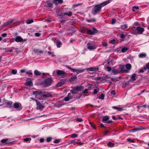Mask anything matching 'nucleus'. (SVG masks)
Returning <instances> with one entry per match:
<instances>
[{
  "label": "nucleus",
  "mask_w": 149,
  "mask_h": 149,
  "mask_svg": "<svg viewBox=\"0 0 149 149\" xmlns=\"http://www.w3.org/2000/svg\"><path fill=\"white\" fill-rule=\"evenodd\" d=\"M85 70H86L85 69H83V70H80V69H75V72H77V74H78L79 73L84 72L85 71Z\"/></svg>",
  "instance_id": "20"
},
{
  "label": "nucleus",
  "mask_w": 149,
  "mask_h": 149,
  "mask_svg": "<svg viewBox=\"0 0 149 149\" xmlns=\"http://www.w3.org/2000/svg\"><path fill=\"white\" fill-rule=\"evenodd\" d=\"M107 70L109 72L110 71H111V68L110 67L107 66Z\"/></svg>",
  "instance_id": "60"
},
{
  "label": "nucleus",
  "mask_w": 149,
  "mask_h": 149,
  "mask_svg": "<svg viewBox=\"0 0 149 149\" xmlns=\"http://www.w3.org/2000/svg\"><path fill=\"white\" fill-rule=\"evenodd\" d=\"M63 2V0H54L53 3H54L56 5H57V4H61Z\"/></svg>",
  "instance_id": "18"
},
{
  "label": "nucleus",
  "mask_w": 149,
  "mask_h": 149,
  "mask_svg": "<svg viewBox=\"0 0 149 149\" xmlns=\"http://www.w3.org/2000/svg\"><path fill=\"white\" fill-rule=\"evenodd\" d=\"M90 125L91 126V127L93 128L94 129H96V127L94 124L93 123H92L90 122Z\"/></svg>",
  "instance_id": "46"
},
{
  "label": "nucleus",
  "mask_w": 149,
  "mask_h": 149,
  "mask_svg": "<svg viewBox=\"0 0 149 149\" xmlns=\"http://www.w3.org/2000/svg\"><path fill=\"white\" fill-rule=\"evenodd\" d=\"M15 41L17 42H23L26 41V40H23L20 36H18L15 38Z\"/></svg>",
  "instance_id": "8"
},
{
  "label": "nucleus",
  "mask_w": 149,
  "mask_h": 149,
  "mask_svg": "<svg viewBox=\"0 0 149 149\" xmlns=\"http://www.w3.org/2000/svg\"><path fill=\"white\" fill-rule=\"evenodd\" d=\"M143 129H142V128H134V129H132V130H131L133 132H135L137 131L142 130H143Z\"/></svg>",
  "instance_id": "32"
},
{
  "label": "nucleus",
  "mask_w": 149,
  "mask_h": 149,
  "mask_svg": "<svg viewBox=\"0 0 149 149\" xmlns=\"http://www.w3.org/2000/svg\"><path fill=\"white\" fill-rule=\"evenodd\" d=\"M87 21L88 22H94L95 21V20L94 19H87Z\"/></svg>",
  "instance_id": "49"
},
{
  "label": "nucleus",
  "mask_w": 149,
  "mask_h": 149,
  "mask_svg": "<svg viewBox=\"0 0 149 149\" xmlns=\"http://www.w3.org/2000/svg\"><path fill=\"white\" fill-rule=\"evenodd\" d=\"M105 123H113V121L111 120H108L107 122H105Z\"/></svg>",
  "instance_id": "59"
},
{
  "label": "nucleus",
  "mask_w": 149,
  "mask_h": 149,
  "mask_svg": "<svg viewBox=\"0 0 149 149\" xmlns=\"http://www.w3.org/2000/svg\"><path fill=\"white\" fill-rule=\"evenodd\" d=\"M147 69L149 70V64L148 63L146 64V66L143 67V70H146Z\"/></svg>",
  "instance_id": "37"
},
{
  "label": "nucleus",
  "mask_w": 149,
  "mask_h": 149,
  "mask_svg": "<svg viewBox=\"0 0 149 149\" xmlns=\"http://www.w3.org/2000/svg\"><path fill=\"white\" fill-rule=\"evenodd\" d=\"M43 93H44V92H42V91H33V94L35 95H39Z\"/></svg>",
  "instance_id": "21"
},
{
  "label": "nucleus",
  "mask_w": 149,
  "mask_h": 149,
  "mask_svg": "<svg viewBox=\"0 0 149 149\" xmlns=\"http://www.w3.org/2000/svg\"><path fill=\"white\" fill-rule=\"evenodd\" d=\"M76 120L79 122H81L83 121V120L81 118H77L76 119Z\"/></svg>",
  "instance_id": "55"
},
{
  "label": "nucleus",
  "mask_w": 149,
  "mask_h": 149,
  "mask_svg": "<svg viewBox=\"0 0 149 149\" xmlns=\"http://www.w3.org/2000/svg\"><path fill=\"white\" fill-rule=\"evenodd\" d=\"M111 94H113V95H115L116 94V93H115V92L114 91V90H112V91L111 92Z\"/></svg>",
  "instance_id": "63"
},
{
  "label": "nucleus",
  "mask_w": 149,
  "mask_h": 149,
  "mask_svg": "<svg viewBox=\"0 0 149 149\" xmlns=\"http://www.w3.org/2000/svg\"><path fill=\"white\" fill-rule=\"evenodd\" d=\"M33 19H28L26 21V23L28 24H30L33 23Z\"/></svg>",
  "instance_id": "33"
},
{
  "label": "nucleus",
  "mask_w": 149,
  "mask_h": 149,
  "mask_svg": "<svg viewBox=\"0 0 149 149\" xmlns=\"http://www.w3.org/2000/svg\"><path fill=\"white\" fill-rule=\"evenodd\" d=\"M128 48H127V47H124L122 49L121 52L123 53H124V52H126L127 50H128Z\"/></svg>",
  "instance_id": "34"
},
{
  "label": "nucleus",
  "mask_w": 149,
  "mask_h": 149,
  "mask_svg": "<svg viewBox=\"0 0 149 149\" xmlns=\"http://www.w3.org/2000/svg\"><path fill=\"white\" fill-rule=\"evenodd\" d=\"M35 35L37 37H39L40 35V33H35Z\"/></svg>",
  "instance_id": "58"
},
{
  "label": "nucleus",
  "mask_w": 149,
  "mask_h": 149,
  "mask_svg": "<svg viewBox=\"0 0 149 149\" xmlns=\"http://www.w3.org/2000/svg\"><path fill=\"white\" fill-rule=\"evenodd\" d=\"M116 22V20L115 19H112V20L111 23L112 24H114Z\"/></svg>",
  "instance_id": "56"
},
{
  "label": "nucleus",
  "mask_w": 149,
  "mask_h": 149,
  "mask_svg": "<svg viewBox=\"0 0 149 149\" xmlns=\"http://www.w3.org/2000/svg\"><path fill=\"white\" fill-rule=\"evenodd\" d=\"M115 39H113L112 40H110V42L111 43H112L113 44H114L115 43Z\"/></svg>",
  "instance_id": "57"
},
{
  "label": "nucleus",
  "mask_w": 149,
  "mask_h": 149,
  "mask_svg": "<svg viewBox=\"0 0 149 149\" xmlns=\"http://www.w3.org/2000/svg\"><path fill=\"white\" fill-rule=\"evenodd\" d=\"M60 141H61V140L60 139H57L55 140L54 141V143H58L60 142Z\"/></svg>",
  "instance_id": "47"
},
{
  "label": "nucleus",
  "mask_w": 149,
  "mask_h": 149,
  "mask_svg": "<svg viewBox=\"0 0 149 149\" xmlns=\"http://www.w3.org/2000/svg\"><path fill=\"white\" fill-rule=\"evenodd\" d=\"M33 51L36 54H42L43 53V51L38 49H34Z\"/></svg>",
  "instance_id": "17"
},
{
  "label": "nucleus",
  "mask_w": 149,
  "mask_h": 149,
  "mask_svg": "<svg viewBox=\"0 0 149 149\" xmlns=\"http://www.w3.org/2000/svg\"><path fill=\"white\" fill-rule=\"evenodd\" d=\"M17 70L15 69H13L12 70V73L15 74H17Z\"/></svg>",
  "instance_id": "44"
},
{
  "label": "nucleus",
  "mask_w": 149,
  "mask_h": 149,
  "mask_svg": "<svg viewBox=\"0 0 149 149\" xmlns=\"http://www.w3.org/2000/svg\"><path fill=\"white\" fill-rule=\"evenodd\" d=\"M125 68L126 69V70H127V72L131 69L132 66L129 63L127 64H126L125 66Z\"/></svg>",
  "instance_id": "16"
},
{
  "label": "nucleus",
  "mask_w": 149,
  "mask_h": 149,
  "mask_svg": "<svg viewBox=\"0 0 149 149\" xmlns=\"http://www.w3.org/2000/svg\"><path fill=\"white\" fill-rule=\"evenodd\" d=\"M66 67L68 69H69L72 72H75V69L72 68L70 67L69 65H66Z\"/></svg>",
  "instance_id": "31"
},
{
  "label": "nucleus",
  "mask_w": 149,
  "mask_h": 149,
  "mask_svg": "<svg viewBox=\"0 0 149 149\" xmlns=\"http://www.w3.org/2000/svg\"><path fill=\"white\" fill-rule=\"evenodd\" d=\"M85 70L87 71H98L99 70V68L98 67H91L86 68Z\"/></svg>",
  "instance_id": "10"
},
{
  "label": "nucleus",
  "mask_w": 149,
  "mask_h": 149,
  "mask_svg": "<svg viewBox=\"0 0 149 149\" xmlns=\"http://www.w3.org/2000/svg\"><path fill=\"white\" fill-rule=\"evenodd\" d=\"M127 140L128 141L130 142L131 143H134V141L130 138L128 139H127Z\"/></svg>",
  "instance_id": "54"
},
{
  "label": "nucleus",
  "mask_w": 149,
  "mask_h": 149,
  "mask_svg": "<svg viewBox=\"0 0 149 149\" xmlns=\"http://www.w3.org/2000/svg\"><path fill=\"white\" fill-rule=\"evenodd\" d=\"M62 43L60 41H57L56 42V45L58 48L60 47L62 45Z\"/></svg>",
  "instance_id": "25"
},
{
  "label": "nucleus",
  "mask_w": 149,
  "mask_h": 149,
  "mask_svg": "<svg viewBox=\"0 0 149 149\" xmlns=\"http://www.w3.org/2000/svg\"><path fill=\"white\" fill-rule=\"evenodd\" d=\"M31 140V138H25L24 139V141H30Z\"/></svg>",
  "instance_id": "48"
},
{
  "label": "nucleus",
  "mask_w": 149,
  "mask_h": 149,
  "mask_svg": "<svg viewBox=\"0 0 149 149\" xmlns=\"http://www.w3.org/2000/svg\"><path fill=\"white\" fill-rule=\"evenodd\" d=\"M109 118L108 116H104L102 119V121L105 122H107L109 119Z\"/></svg>",
  "instance_id": "26"
},
{
  "label": "nucleus",
  "mask_w": 149,
  "mask_h": 149,
  "mask_svg": "<svg viewBox=\"0 0 149 149\" xmlns=\"http://www.w3.org/2000/svg\"><path fill=\"white\" fill-rule=\"evenodd\" d=\"M146 56V55L145 54L142 53L141 54L139 55V57L140 58H142L145 57Z\"/></svg>",
  "instance_id": "36"
},
{
  "label": "nucleus",
  "mask_w": 149,
  "mask_h": 149,
  "mask_svg": "<svg viewBox=\"0 0 149 149\" xmlns=\"http://www.w3.org/2000/svg\"><path fill=\"white\" fill-rule=\"evenodd\" d=\"M73 94H76L78 92L75 88H73L70 91Z\"/></svg>",
  "instance_id": "22"
},
{
  "label": "nucleus",
  "mask_w": 149,
  "mask_h": 149,
  "mask_svg": "<svg viewBox=\"0 0 149 149\" xmlns=\"http://www.w3.org/2000/svg\"><path fill=\"white\" fill-rule=\"evenodd\" d=\"M8 139H3L1 140V142L2 143H5L6 144H7L8 143L6 142L8 140Z\"/></svg>",
  "instance_id": "40"
},
{
  "label": "nucleus",
  "mask_w": 149,
  "mask_h": 149,
  "mask_svg": "<svg viewBox=\"0 0 149 149\" xmlns=\"http://www.w3.org/2000/svg\"><path fill=\"white\" fill-rule=\"evenodd\" d=\"M98 31L95 28H93L92 30L86 28H84L81 30V32L84 33L87 32L90 35H93L98 33Z\"/></svg>",
  "instance_id": "2"
},
{
  "label": "nucleus",
  "mask_w": 149,
  "mask_h": 149,
  "mask_svg": "<svg viewBox=\"0 0 149 149\" xmlns=\"http://www.w3.org/2000/svg\"><path fill=\"white\" fill-rule=\"evenodd\" d=\"M72 15V12L70 11H68L67 13H62L61 15V17H63V16H64L65 15H67L68 16H70Z\"/></svg>",
  "instance_id": "14"
},
{
  "label": "nucleus",
  "mask_w": 149,
  "mask_h": 149,
  "mask_svg": "<svg viewBox=\"0 0 149 149\" xmlns=\"http://www.w3.org/2000/svg\"><path fill=\"white\" fill-rule=\"evenodd\" d=\"M25 84L26 85L29 86H32L33 85L32 82L31 81H26Z\"/></svg>",
  "instance_id": "19"
},
{
  "label": "nucleus",
  "mask_w": 149,
  "mask_h": 149,
  "mask_svg": "<svg viewBox=\"0 0 149 149\" xmlns=\"http://www.w3.org/2000/svg\"><path fill=\"white\" fill-rule=\"evenodd\" d=\"M34 74L35 75H40L41 74V73L37 70H35L34 71Z\"/></svg>",
  "instance_id": "27"
},
{
  "label": "nucleus",
  "mask_w": 149,
  "mask_h": 149,
  "mask_svg": "<svg viewBox=\"0 0 149 149\" xmlns=\"http://www.w3.org/2000/svg\"><path fill=\"white\" fill-rule=\"evenodd\" d=\"M104 94L102 93L100 97H99V98L103 100L104 99Z\"/></svg>",
  "instance_id": "42"
},
{
  "label": "nucleus",
  "mask_w": 149,
  "mask_h": 149,
  "mask_svg": "<svg viewBox=\"0 0 149 149\" xmlns=\"http://www.w3.org/2000/svg\"><path fill=\"white\" fill-rule=\"evenodd\" d=\"M112 72L114 74H118L120 73V72L117 67V66L114 67L112 68Z\"/></svg>",
  "instance_id": "9"
},
{
  "label": "nucleus",
  "mask_w": 149,
  "mask_h": 149,
  "mask_svg": "<svg viewBox=\"0 0 149 149\" xmlns=\"http://www.w3.org/2000/svg\"><path fill=\"white\" fill-rule=\"evenodd\" d=\"M111 2L110 0H108L100 3L95 5L93 8L92 9L91 13L92 14L95 15L99 14L101 10L102 7L107 5Z\"/></svg>",
  "instance_id": "1"
},
{
  "label": "nucleus",
  "mask_w": 149,
  "mask_h": 149,
  "mask_svg": "<svg viewBox=\"0 0 149 149\" xmlns=\"http://www.w3.org/2000/svg\"><path fill=\"white\" fill-rule=\"evenodd\" d=\"M45 107L44 106L42 105L41 104H40L37 107H38V109H42L44 108Z\"/></svg>",
  "instance_id": "38"
},
{
  "label": "nucleus",
  "mask_w": 149,
  "mask_h": 149,
  "mask_svg": "<svg viewBox=\"0 0 149 149\" xmlns=\"http://www.w3.org/2000/svg\"><path fill=\"white\" fill-rule=\"evenodd\" d=\"M65 80H61L60 81L56 84V86L57 87H60L63 85L65 82Z\"/></svg>",
  "instance_id": "15"
},
{
  "label": "nucleus",
  "mask_w": 149,
  "mask_h": 149,
  "mask_svg": "<svg viewBox=\"0 0 149 149\" xmlns=\"http://www.w3.org/2000/svg\"><path fill=\"white\" fill-rule=\"evenodd\" d=\"M45 6L47 8H50L53 7V5L51 2L49 1H48L46 2Z\"/></svg>",
  "instance_id": "12"
},
{
  "label": "nucleus",
  "mask_w": 149,
  "mask_h": 149,
  "mask_svg": "<svg viewBox=\"0 0 149 149\" xmlns=\"http://www.w3.org/2000/svg\"><path fill=\"white\" fill-rule=\"evenodd\" d=\"M77 135L75 134H73L70 135V137L72 138H74L77 137Z\"/></svg>",
  "instance_id": "43"
},
{
  "label": "nucleus",
  "mask_w": 149,
  "mask_h": 149,
  "mask_svg": "<svg viewBox=\"0 0 149 149\" xmlns=\"http://www.w3.org/2000/svg\"><path fill=\"white\" fill-rule=\"evenodd\" d=\"M112 108L113 109H117L118 111H121L123 110V108L118 107L116 106H113L112 107Z\"/></svg>",
  "instance_id": "23"
},
{
  "label": "nucleus",
  "mask_w": 149,
  "mask_h": 149,
  "mask_svg": "<svg viewBox=\"0 0 149 149\" xmlns=\"http://www.w3.org/2000/svg\"><path fill=\"white\" fill-rule=\"evenodd\" d=\"M56 74L58 76H61V77L64 78L66 75V73L64 71L58 70L56 71Z\"/></svg>",
  "instance_id": "6"
},
{
  "label": "nucleus",
  "mask_w": 149,
  "mask_h": 149,
  "mask_svg": "<svg viewBox=\"0 0 149 149\" xmlns=\"http://www.w3.org/2000/svg\"><path fill=\"white\" fill-rule=\"evenodd\" d=\"M14 107L16 109H18L19 110H20L22 109L21 104L19 103H15L14 104Z\"/></svg>",
  "instance_id": "11"
},
{
  "label": "nucleus",
  "mask_w": 149,
  "mask_h": 149,
  "mask_svg": "<svg viewBox=\"0 0 149 149\" xmlns=\"http://www.w3.org/2000/svg\"><path fill=\"white\" fill-rule=\"evenodd\" d=\"M117 67L120 72V73L124 72H127V70L125 69V66L124 65H119L117 66Z\"/></svg>",
  "instance_id": "7"
},
{
  "label": "nucleus",
  "mask_w": 149,
  "mask_h": 149,
  "mask_svg": "<svg viewBox=\"0 0 149 149\" xmlns=\"http://www.w3.org/2000/svg\"><path fill=\"white\" fill-rule=\"evenodd\" d=\"M44 139L43 138H41L40 140V143H42L44 141Z\"/></svg>",
  "instance_id": "64"
},
{
  "label": "nucleus",
  "mask_w": 149,
  "mask_h": 149,
  "mask_svg": "<svg viewBox=\"0 0 149 149\" xmlns=\"http://www.w3.org/2000/svg\"><path fill=\"white\" fill-rule=\"evenodd\" d=\"M53 80L51 77L45 79L42 83V85L45 87H47L51 85Z\"/></svg>",
  "instance_id": "3"
},
{
  "label": "nucleus",
  "mask_w": 149,
  "mask_h": 149,
  "mask_svg": "<svg viewBox=\"0 0 149 149\" xmlns=\"http://www.w3.org/2000/svg\"><path fill=\"white\" fill-rule=\"evenodd\" d=\"M26 74H28L29 76L31 75H32L33 74L31 72H26Z\"/></svg>",
  "instance_id": "61"
},
{
  "label": "nucleus",
  "mask_w": 149,
  "mask_h": 149,
  "mask_svg": "<svg viewBox=\"0 0 149 149\" xmlns=\"http://www.w3.org/2000/svg\"><path fill=\"white\" fill-rule=\"evenodd\" d=\"M70 99H72V97H71L69 98V97L67 96L64 98V100L65 101H68Z\"/></svg>",
  "instance_id": "39"
},
{
  "label": "nucleus",
  "mask_w": 149,
  "mask_h": 149,
  "mask_svg": "<svg viewBox=\"0 0 149 149\" xmlns=\"http://www.w3.org/2000/svg\"><path fill=\"white\" fill-rule=\"evenodd\" d=\"M87 48L90 50L94 49L96 48V46L93 42H89L87 43Z\"/></svg>",
  "instance_id": "5"
},
{
  "label": "nucleus",
  "mask_w": 149,
  "mask_h": 149,
  "mask_svg": "<svg viewBox=\"0 0 149 149\" xmlns=\"http://www.w3.org/2000/svg\"><path fill=\"white\" fill-rule=\"evenodd\" d=\"M128 27L127 25V24H125L123 25H121L120 28L123 30H125Z\"/></svg>",
  "instance_id": "24"
},
{
  "label": "nucleus",
  "mask_w": 149,
  "mask_h": 149,
  "mask_svg": "<svg viewBox=\"0 0 149 149\" xmlns=\"http://www.w3.org/2000/svg\"><path fill=\"white\" fill-rule=\"evenodd\" d=\"M129 81H128L127 82H125V84H123L122 85V87L123 88L125 87L128 84H129Z\"/></svg>",
  "instance_id": "41"
},
{
  "label": "nucleus",
  "mask_w": 149,
  "mask_h": 149,
  "mask_svg": "<svg viewBox=\"0 0 149 149\" xmlns=\"http://www.w3.org/2000/svg\"><path fill=\"white\" fill-rule=\"evenodd\" d=\"M52 139V138L51 137H49L47 138L46 139V141L47 142H50Z\"/></svg>",
  "instance_id": "50"
},
{
  "label": "nucleus",
  "mask_w": 149,
  "mask_h": 149,
  "mask_svg": "<svg viewBox=\"0 0 149 149\" xmlns=\"http://www.w3.org/2000/svg\"><path fill=\"white\" fill-rule=\"evenodd\" d=\"M144 31V29L141 26H138L136 27V29L134 31H133L131 33L135 34L136 33H135L136 31L137 32L136 33L138 34H141Z\"/></svg>",
  "instance_id": "4"
},
{
  "label": "nucleus",
  "mask_w": 149,
  "mask_h": 149,
  "mask_svg": "<svg viewBox=\"0 0 149 149\" xmlns=\"http://www.w3.org/2000/svg\"><path fill=\"white\" fill-rule=\"evenodd\" d=\"M82 87V86H77L75 87L77 90L78 92L80 90Z\"/></svg>",
  "instance_id": "51"
},
{
  "label": "nucleus",
  "mask_w": 149,
  "mask_h": 149,
  "mask_svg": "<svg viewBox=\"0 0 149 149\" xmlns=\"http://www.w3.org/2000/svg\"><path fill=\"white\" fill-rule=\"evenodd\" d=\"M114 144L111 142H109L107 143V145L108 146L111 147H113L114 146Z\"/></svg>",
  "instance_id": "35"
},
{
  "label": "nucleus",
  "mask_w": 149,
  "mask_h": 149,
  "mask_svg": "<svg viewBox=\"0 0 149 149\" xmlns=\"http://www.w3.org/2000/svg\"><path fill=\"white\" fill-rule=\"evenodd\" d=\"M99 90L100 89L99 88L98 89V90L96 89H94V91L93 93V94L94 95L96 94L99 91Z\"/></svg>",
  "instance_id": "45"
},
{
  "label": "nucleus",
  "mask_w": 149,
  "mask_h": 149,
  "mask_svg": "<svg viewBox=\"0 0 149 149\" xmlns=\"http://www.w3.org/2000/svg\"><path fill=\"white\" fill-rule=\"evenodd\" d=\"M136 74H133L131 77V78L133 81H135L136 80Z\"/></svg>",
  "instance_id": "29"
},
{
  "label": "nucleus",
  "mask_w": 149,
  "mask_h": 149,
  "mask_svg": "<svg viewBox=\"0 0 149 149\" xmlns=\"http://www.w3.org/2000/svg\"><path fill=\"white\" fill-rule=\"evenodd\" d=\"M43 97H52V95L51 94H49V93H47L46 94H44L43 95Z\"/></svg>",
  "instance_id": "30"
},
{
  "label": "nucleus",
  "mask_w": 149,
  "mask_h": 149,
  "mask_svg": "<svg viewBox=\"0 0 149 149\" xmlns=\"http://www.w3.org/2000/svg\"><path fill=\"white\" fill-rule=\"evenodd\" d=\"M77 77L76 76H74V77H71V78H70V80L71 81H73L74 80L77 79Z\"/></svg>",
  "instance_id": "52"
},
{
  "label": "nucleus",
  "mask_w": 149,
  "mask_h": 149,
  "mask_svg": "<svg viewBox=\"0 0 149 149\" xmlns=\"http://www.w3.org/2000/svg\"><path fill=\"white\" fill-rule=\"evenodd\" d=\"M13 21V19L9 20L8 21H7L6 22L4 23L2 25V27H4L5 26H7L9 24H11L12 23Z\"/></svg>",
  "instance_id": "13"
},
{
  "label": "nucleus",
  "mask_w": 149,
  "mask_h": 149,
  "mask_svg": "<svg viewBox=\"0 0 149 149\" xmlns=\"http://www.w3.org/2000/svg\"><path fill=\"white\" fill-rule=\"evenodd\" d=\"M13 102L12 101L6 100L5 102V104L8 105L9 106H10L13 104Z\"/></svg>",
  "instance_id": "28"
},
{
  "label": "nucleus",
  "mask_w": 149,
  "mask_h": 149,
  "mask_svg": "<svg viewBox=\"0 0 149 149\" xmlns=\"http://www.w3.org/2000/svg\"><path fill=\"white\" fill-rule=\"evenodd\" d=\"M120 37L121 38H124L125 37V35L122 34L121 35Z\"/></svg>",
  "instance_id": "62"
},
{
  "label": "nucleus",
  "mask_w": 149,
  "mask_h": 149,
  "mask_svg": "<svg viewBox=\"0 0 149 149\" xmlns=\"http://www.w3.org/2000/svg\"><path fill=\"white\" fill-rule=\"evenodd\" d=\"M76 141H75V140H74V141H70L69 143V144L71 143H73L74 144H75L76 143H77Z\"/></svg>",
  "instance_id": "53"
}]
</instances>
